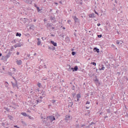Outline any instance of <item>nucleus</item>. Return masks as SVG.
I'll return each instance as SVG.
<instances>
[{
    "label": "nucleus",
    "instance_id": "40",
    "mask_svg": "<svg viewBox=\"0 0 128 128\" xmlns=\"http://www.w3.org/2000/svg\"><path fill=\"white\" fill-rule=\"evenodd\" d=\"M51 36H54L53 34L51 35Z\"/></svg>",
    "mask_w": 128,
    "mask_h": 128
},
{
    "label": "nucleus",
    "instance_id": "4",
    "mask_svg": "<svg viewBox=\"0 0 128 128\" xmlns=\"http://www.w3.org/2000/svg\"><path fill=\"white\" fill-rule=\"evenodd\" d=\"M12 86H13L14 88H17L18 90L19 89V88L18 87V85L17 82L16 84L12 83Z\"/></svg>",
    "mask_w": 128,
    "mask_h": 128
},
{
    "label": "nucleus",
    "instance_id": "43",
    "mask_svg": "<svg viewBox=\"0 0 128 128\" xmlns=\"http://www.w3.org/2000/svg\"><path fill=\"white\" fill-rule=\"evenodd\" d=\"M55 4H57V3H55Z\"/></svg>",
    "mask_w": 128,
    "mask_h": 128
},
{
    "label": "nucleus",
    "instance_id": "5",
    "mask_svg": "<svg viewBox=\"0 0 128 128\" xmlns=\"http://www.w3.org/2000/svg\"><path fill=\"white\" fill-rule=\"evenodd\" d=\"M17 64H18V66H20V64H22V60H17L16 62Z\"/></svg>",
    "mask_w": 128,
    "mask_h": 128
},
{
    "label": "nucleus",
    "instance_id": "22",
    "mask_svg": "<svg viewBox=\"0 0 128 128\" xmlns=\"http://www.w3.org/2000/svg\"><path fill=\"white\" fill-rule=\"evenodd\" d=\"M38 86L39 88H40V86H41V84H40V83H38Z\"/></svg>",
    "mask_w": 128,
    "mask_h": 128
},
{
    "label": "nucleus",
    "instance_id": "26",
    "mask_svg": "<svg viewBox=\"0 0 128 128\" xmlns=\"http://www.w3.org/2000/svg\"><path fill=\"white\" fill-rule=\"evenodd\" d=\"M16 54H17V56H18L20 54V52H16Z\"/></svg>",
    "mask_w": 128,
    "mask_h": 128
},
{
    "label": "nucleus",
    "instance_id": "6",
    "mask_svg": "<svg viewBox=\"0 0 128 128\" xmlns=\"http://www.w3.org/2000/svg\"><path fill=\"white\" fill-rule=\"evenodd\" d=\"M50 42H51V44H53L54 46H57V43H56V42H54L52 41V40H51V41Z\"/></svg>",
    "mask_w": 128,
    "mask_h": 128
},
{
    "label": "nucleus",
    "instance_id": "30",
    "mask_svg": "<svg viewBox=\"0 0 128 128\" xmlns=\"http://www.w3.org/2000/svg\"><path fill=\"white\" fill-rule=\"evenodd\" d=\"M101 24H97V26H100Z\"/></svg>",
    "mask_w": 128,
    "mask_h": 128
},
{
    "label": "nucleus",
    "instance_id": "46",
    "mask_svg": "<svg viewBox=\"0 0 128 128\" xmlns=\"http://www.w3.org/2000/svg\"><path fill=\"white\" fill-rule=\"evenodd\" d=\"M120 44H122V43H120Z\"/></svg>",
    "mask_w": 128,
    "mask_h": 128
},
{
    "label": "nucleus",
    "instance_id": "19",
    "mask_svg": "<svg viewBox=\"0 0 128 128\" xmlns=\"http://www.w3.org/2000/svg\"><path fill=\"white\" fill-rule=\"evenodd\" d=\"M91 64H93V66H96V64L94 62H92Z\"/></svg>",
    "mask_w": 128,
    "mask_h": 128
},
{
    "label": "nucleus",
    "instance_id": "38",
    "mask_svg": "<svg viewBox=\"0 0 128 128\" xmlns=\"http://www.w3.org/2000/svg\"><path fill=\"white\" fill-rule=\"evenodd\" d=\"M36 54H34V56H36Z\"/></svg>",
    "mask_w": 128,
    "mask_h": 128
},
{
    "label": "nucleus",
    "instance_id": "9",
    "mask_svg": "<svg viewBox=\"0 0 128 128\" xmlns=\"http://www.w3.org/2000/svg\"><path fill=\"white\" fill-rule=\"evenodd\" d=\"M14 48L20 47L21 45L20 44H16L14 46Z\"/></svg>",
    "mask_w": 128,
    "mask_h": 128
},
{
    "label": "nucleus",
    "instance_id": "44",
    "mask_svg": "<svg viewBox=\"0 0 128 128\" xmlns=\"http://www.w3.org/2000/svg\"><path fill=\"white\" fill-rule=\"evenodd\" d=\"M122 43H124V42H121Z\"/></svg>",
    "mask_w": 128,
    "mask_h": 128
},
{
    "label": "nucleus",
    "instance_id": "32",
    "mask_svg": "<svg viewBox=\"0 0 128 128\" xmlns=\"http://www.w3.org/2000/svg\"><path fill=\"white\" fill-rule=\"evenodd\" d=\"M36 91L39 92L40 91L39 89L38 88L36 89Z\"/></svg>",
    "mask_w": 128,
    "mask_h": 128
},
{
    "label": "nucleus",
    "instance_id": "16",
    "mask_svg": "<svg viewBox=\"0 0 128 128\" xmlns=\"http://www.w3.org/2000/svg\"><path fill=\"white\" fill-rule=\"evenodd\" d=\"M21 36H22V34H18V32L16 33V36H19L20 37Z\"/></svg>",
    "mask_w": 128,
    "mask_h": 128
},
{
    "label": "nucleus",
    "instance_id": "41",
    "mask_svg": "<svg viewBox=\"0 0 128 128\" xmlns=\"http://www.w3.org/2000/svg\"><path fill=\"white\" fill-rule=\"evenodd\" d=\"M55 49H56V48H53V50H55Z\"/></svg>",
    "mask_w": 128,
    "mask_h": 128
},
{
    "label": "nucleus",
    "instance_id": "33",
    "mask_svg": "<svg viewBox=\"0 0 128 128\" xmlns=\"http://www.w3.org/2000/svg\"><path fill=\"white\" fill-rule=\"evenodd\" d=\"M86 109H89L90 108H89V107H88V106H86Z\"/></svg>",
    "mask_w": 128,
    "mask_h": 128
},
{
    "label": "nucleus",
    "instance_id": "17",
    "mask_svg": "<svg viewBox=\"0 0 128 128\" xmlns=\"http://www.w3.org/2000/svg\"><path fill=\"white\" fill-rule=\"evenodd\" d=\"M28 117L29 119H30V120H34L33 117H32L31 116H28Z\"/></svg>",
    "mask_w": 128,
    "mask_h": 128
},
{
    "label": "nucleus",
    "instance_id": "3",
    "mask_svg": "<svg viewBox=\"0 0 128 128\" xmlns=\"http://www.w3.org/2000/svg\"><path fill=\"white\" fill-rule=\"evenodd\" d=\"M70 118V115H66L64 118V120H69Z\"/></svg>",
    "mask_w": 128,
    "mask_h": 128
},
{
    "label": "nucleus",
    "instance_id": "14",
    "mask_svg": "<svg viewBox=\"0 0 128 128\" xmlns=\"http://www.w3.org/2000/svg\"><path fill=\"white\" fill-rule=\"evenodd\" d=\"M74 20L75 22H76L78 19L76 16H74Z\"/></svg>",
    "mask_w": 128,
    "mask_h": 128
},
{
    "label": "nucleus",
    "instance_id": "12",
    "mask_svg": "<svg viewBox=\"0 0 128 128\" xmlns=\"http://www.w3.org/2000/svg\"><path fill=\"white\" fill-rule=\"evenodd\" d=\"M74 71L76 72L78 70V67L77 66H76L74 68Z\"/></svg>",
    "mask_w": 128,
    "mask_h": 128
},
{
    "label": "nucleus",
    "instance_id": "35",
    "mask_svg": "<svg viewBox=\"0 0 128 128\" xmlns=\"http://www.w3.org/2000/svg\"><path fill=\"white\" fill-rule=\"evenodd\" d=\"M2 56V54L0 53V56Z\"/></svg>",
    "mask_w": 128,
    "mask_h": 128
},
{
    "label": "nucleus",
    "instance_id": "2",
    "mask_svg": "<svg viewBox=\"0 0 128 128\" xmlns=\"http://www.w3.org/2000/svg\"><path fill=\"white\" fill-rule=\"evenodd\" d=\"M76 99H77L76 101H79L80 100V98H81L80 94H77L76 96Z\"/></svg>",
    "mask_w": 128,
    "mask_h": 128
},
{
    "label": "nucleus",
    "instance_id": "8",
    "mask_svg": "<svg viewBox=\"0 0 128 128\" xmlns=\"http://www.w3.org/2000/svg\"><path fill=\"white\" fill-rule=\"evenodd\" d=\"M94 82H95L96 84H100L99 80L98 79H96L94 80Z\"/></svg>",
    "mask_w": 128,
    "mask_h": 128
},
{
    "label": "nucleus",
    "instance_id": "21",
    "mask_svg": "<svg viewBox=\"0 0 128 128\" xmlns=\"http://www.w3.org/2000/svg\"><path fill=\"white\" fill-rule=\"evenodd\" d=\"M41 44V42L40 41H38V46H40Z\"/></svg>",
    "mask_w": 128,
    "mask_h": 128
},
{
    "label": "nucleus",
    "instance_id": "37",
    "mask_svg": "<svg viewBox=\"0 0 128 128\" xmlns=\"http://www.w3.org/2000/svg\"><path fill=\"white\" fill-rule=\"evenodd\" d=\"M14 128H17V126H14Z\"/></svg>",
    "mask_w": 128,
    "mask_h": 128
},
{
    "label": "nucleus",
    "instance_id": "20",
    "mask_svg": "<svg viewBox=\"0 0 128 128\" xmlns=\"http://www.w3.org/2000/svg\"><path fill=\"white\" fill-rule=\"evenodd\" d=\"M72 56H74V55L76 54L75 52H72Z\"/></svg>",
    "mask_w": 128,
    "mask_h": 128
},
{
    "label": "nucleus",
    "instance_id": "18",
    "mask_svg": "<svg viewBox=\"0 0 128 128\" xmlns=\"http://www.w3.org/2000/svg\"><path fill=\"white\" fill-rule=\"evenodd\" d=\"M120 42H121V41L117 40V41H116V44H120Z\"/></svg>",
    "mask_w": 128,
    "mask_h": 128
},
{
    "label": "nucleus",
    "instance_id": "31",
    "mask_svg": "<svg viewBox=\"0 0 128 128\" xmlns=\"http://www.w3.org/2000/svg\"><path fill=\"white\" fill-rule=\"evenodd\" d=\"M42 38V40H46V38L44 39V38Z\"/></svg>",
    "mask_w": 128,
    "mask_h": 128
},
{
    "label": "nucleus",
    "instance_id": "39",
    "mask_svg": "<svg viewBox=\"0 0 128 128\" xmlns=\"http://www.w3.org/2000/svg\"><path fill=\"white\" fill-rule=\"evenodd\" d=\"M38 100H37V104H38Z\"/></svg>",
    "mask_w": 128,
    "mask_h": 128
},
{
    "label": "nucleus",
    "instance_id": "1",
    "mask_svg": "<svg viewBox=\"0 0 128 128\" xmlns=\"http://www.w3.org/2000/svg\"><path fill=\"white\" fill-rule=\"evenodd\" d=\"M47 118H48V120H50L51 122H53L54 120H56V118L53 116H48Z\"/></svg>",
    "mask_w": 128,
    "mask_h": 128
},
{
    "label": "nucleus",
    "instance_id": "7",
    "mask_svg": "<svg viewBox=\"0 0 128 128\" xmlns=\"http://www.w3.org/2000/svg\"><path fill=\"white\" fill-rule=\"evenodd\" d=\"M94 52H96L98 53L100 52V50L98 48H94Z\"/></svg>",
    "mask_w": 128,
    "mask_h": 128
},
{
    "label": "nucleus",
    "instance_id": "42",
    "mask_svg": "<svg viewBox=\"0 0 128 128\" xmlns=\"http://www.w3.org/2000/svg\"><path fill=\"white\" fill-rule=\"evenodd\" d=\"M55 18H52V20H54Z\"/></svg>",
    "mask_w": 128,
    "mask_h": 128
},
{
    "label": "nucleus",
    "instance_id": "45",
    "mask_svg": "<svg viewBox=\"0 0 128 128\" xmlns=\"http://www.w3.org/2000/svg\"><path fill=\"white\" fill-rule=\"evenodd\" d=\"M56 102V100H54V102Z\"/></svg>",
    "mask_w": 128,
    "mask_h": 128
},
{
    "label": "nucleus",
    "instance_id": "29",
    "mask_svg": "<svg viewBox=\"0 0 128 128\" xmlns=\"http://www.w3.org/2000/svg\"><path fill=\"white\" fill-rule=\"evenodd\" d=\"M98 36L99 38H101V37L102 36V35H99V36Z\"/></svg>",
    "mask_w": 128,
    "mask_h": 128
},
{
    "label": "nucleus",
    "instance_id": "27",
    "mask_svg": "<svg viewBox=\"0 0 128 128\" xmlns=\"http://www.w3.org/2000/svg\"><path fill=\"white\" fill-rule=\"evenodd\" d=\"M13 70L14 72H16V69L14 68H13Z\"/></svg>",
    "mask_w": 128,
    "mask_h": 128
},
{
    "label": "nucleus",
    "instance_id": "23",
    "mask_svg": "<svg viewBox=\"0 0 128 128\" xmlns=\"http://www.w3.org/2000/svg\"><path fill=\"white\" fill-rule=\"evenodd\" d=\"M90 104V102L89 101H87L86 102V104Z\"/></svg>",
    "mask_w": 128,
    "mask_h": 128
},
{
    "label": "nucleus",
    "instance_id": "24",
    "mask_svg": "<svg viewBox=\"0 0 128 128\" xmlns=\"http://www.w3.org/2000/svg\"><path fill=\"white\" fill-rule=\"evenodd\" d=\"M94 13L96 14L98 16H99L98 14L96 12V10H94Z\"/></svg>",
    "mask_w": 128,
    "mask_h": 128
},
{
    "label": "nucleus",
    "instance_id": "13",
    "mask_svg": "<svg viewBox=\"0 0 128 128\" xmlns=\"http://www.w3.org/2000/svg\"><path fill=\"white\" fill-rule=\"evenodd\" d=\"M105 70V67L102 66L101 68H99V70L102 71V70Z\"/></svg>",
    "mask_w": 128,
    "mask_h": 128
},
{
    "label": "nucleus",
    "instance_id": "15",
    "mask_svg": "<svg viewBox=\"0 0 128 128\" xmlns=\"http://www.w3.org/2000/svg\"><path fill=\"white\" fill-rule=\"evenodd\" d=\"M68 23L69 24H72V21L70 20H68L67 21Z\"/></svg>",
    "mask_w": 128,
    "mask_h": 128
},
{
    "label": "nucleus",
    "instance_id": "28",
    "mask_svg": "<svg viewBox=\"0 0 128 128\" xmlns=\"http://www.w3.org/2000/svg\"><path fill=\"white\" fill-rule=\"evenodd\" d=\"M38 12H40V10L38 8Z\"/></svg>",
    "mask_w": 128,
    "mask_h": 128
},
{
    "label": "nucleus",
    "instance_id": "48",
    "mask_svg": "<svg viewBox=\"0 0 128 128\" xmlns=\"http://www.w3.org/2000/svg\"><path fill=\"white\" fill-rule=\"evenodd\" d=\"M44 20V22L46 21V20Z\"/></svg>",
    "mask_w": 128,
    "mask_h": 128
},
{
    "label": "nucleus",
    "instance_id": "10",
    "mask_svg": "<svg viewBox=\"0 0 128 128\" xmlns=\"http://www.w3.org/2000/svg\"><path fill=\"white\" fill-rule=\"evenodd\" d=\"M89 17L90 18H95V14H92L89 15Z\"/></svg>",
    "mask_w": 128,
    "mask_h": 128
},
{
    "label": "nucleus",
    "instance_id": "34",
    "mask_svg": "<svg viewBox=\"0 0 128 128\" xmlns=\"http://www.w3.org/2000/svg\"><path fill=\"white\" fill-rule=\"evenodd\" d=\"M38 42L40 41V39L39 38H38Z\"/></svg>",
    "mask_w": 128,
    "mask_h": 128
},
{
    "label": "nucleus",
    "instance_id": "36",
    "mask_svg": "<svg viewBox=\"0 0 128 128\" xmlns=\"http://www.w3.org/2000/svg\"><path fill=\"white\" fill-rule=\"evenodd\" d=\"M34 22H36V20H34Z\"/></svg>",
    "mask_w": 128,
    "mask_h": 128
},
{
    "label": "nucleus",
    "instance_id": "47",
    "mask_svg": "<svg viewBox=\"0 0 128 128\" xmlns=\"http://www.w3.org/2000/svg\"><path fill=\"white\" fill-rule=\"evenodd\" d=\"M17 128H19V127H17Z\"/></svg>",
    "mask_w": 128,
    "mask_h": 128
},
{
    "label": "nucleus",
    "instance_id": "11",
    "mask_svg": "<svg viewBox=\"0 0 128 128\" xmlns=\"http://www.w3.org/2000/svg\"><path fill=\"white\" fill-rule=\"evenodd\" d=\"M21 114H22V116H28V115H27V114H26V112H22L21 113Z\"/></svg>",
    "mask_w": 128,
    "mask_h": 128
},
{
    "label": "nucleus",
    "instance_id": "25",
    "mask_svg": "<svg viewBox=\"0 0 128 128\" xmlns=\"http://www.w3.org/2000/svg\"><path fill=\"white\" fill-rule=\"evenodd\" d=\"M9 118L12 120V118H13V117L12 116H9Z\"/></svg>",
    "mask_w": 128,
    "mask_h": 128
}]
</instances>
